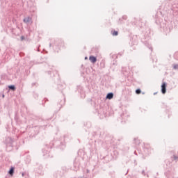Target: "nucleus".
<instances>
[{
    "label": "nucleus",
    "mask_w": 178,
    "mask_h": 178,
    "mask_svg": "<svg viewBox=\"0 0 178 178\" xmlns=\"http://www.w3.org/2000/svg\"><path fill=\"white\" fill-rule=\"evenodd\" d=\"M31 21L32 19L30 17H26V18L24 19V23H31Z\"/></svg>",
    "instance_id": "7ed1b4c3"
},
{
    "label": "nucleus",
    "mask_w": 178,
    "mask_h": 178,
    "mask_svg": "<svg viewBox=\"0 0 178 178\" xmlns=\"http://www.w3.org/2000/svg\"><path fill=\"white\" fill-rule=\"evenodd\" d=\"M118 31H113L112 32V35H118Z\"/></svg>",
    "instance_id": "0eeeda50"
},
{
    "label": "nucleus",
    "mask_w": 178,
    "mask_h": 178,
    "mask_svg": "<svg viewBox=\"0 0 178 178\" xmlns=\"http://www.w3.org/2000/svg\"><path fill=\"white\" fill-rule=\"evenodd\" d=\"M112 98H113V93H108L106 95V99H112Z\"/></svg>",
    "instance_id": "20e7f679"
},
{
    "label": "nucleus",
    "mask_w": 178,
    "mask_h": 178,
    "mask_svg": "<svg viewBox=\"0 0 178 178\" xmlns=\"http://www.w3.org/2000/svg\"><path fill=\"white\" fill-rule=\"evenodd\" d=\"M136 94H141V90L138 89L136 90Z\"/></svg>",
    "instance_id": "6e6552de"
},
{
    "label": "nucleus",
    "mask_w": 178,
    "mask_h": 178,
    "mask_svg": "<svg viewBox=\"0 0 178 178\" xmlns=\"http://www.w3.org/2000/svg\"><path fill=\"white\" fill-rule=\"evenodd\" d=\"M174 69H178V65H174Z\"/></svg>",
    "instance_id": "1a4fd4ad"
},
{
    "label": "nucleus",
    "mask_w": 178,
    "mask_h": 178,
    "mask_svg": "<svg viewBox=\"0 0 178 178\" xmlns=\"http://www.w3.org/2000/svg\"><path fill=\"white\" fill-rule=\"evenodd\" d=\"M14 172H15V168H11L9 171V175H10L11 176H13Z\"/></svg>",
    "instance_id": "39448f33"
},
{
    "label": "nucleus",
    "mask_w": 178,
    "mask_h": 178,
    "mask_svg": "<svg viewBox=\"0 0 178 178\" xmlns=\"http://www.w3.org/2000/svg\"><path fill=\"white\" fill-rule=\"evenodd\" d=\"M89 60H90L92 63H95V62H97V58L94 56H90L89 57Z\"/></svg>",
    "instance_id": "f03ea898"
},
{
    "label": "nucleus",
    "mask_w": 178,
    "mask_h": 178,
    "mask_svg": "<svg viewBox=\"0 0 178 178\" xmlns=\"http://www.w3.org/2000/svg\"><path fill=\"white\" fill-rule=\"evenodd\" d=\"M161 92L163 94H166V83H163L161 85Z\"/></svg>",
    "instance_id": "f257e3e1"
},
{
    "label": "nucleus",
    "mask_w": 178,
    "mask_h": 178,
    "mask_svg": "<svg viewBox=\"0 0 178 178\" xmlns=\"http://www.w3.org/2000/svg\"><path fill=\"white\" fill-rule=\"evenodd\" d=\"M8 88H10V90H13V91H15V90H16L15 86H8Z\"/></svg>",
    "instance_id": "423d86ee"
}]
</instances>
